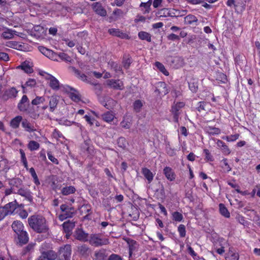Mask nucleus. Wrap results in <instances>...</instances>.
<instances>
[{"label": "nucleus", "instance_id": "nucleus-1", "mask_svg": "<svg viewBox=\"0 0 260 260\" xmlns=\"http://www.w3.org/2000/svg\"><path fill=\"white\" fill-rule=\"evenodd\" d=\"M29 226L38 233H45L49 230L46 219L39 215H33L28 218Z\"/></svg>", "mask_w": 260, "mask_h": 260}, {"label": "nucleus", "instance_id": "nucleus-2", "mask_svg": "<svg viewBox=\"0 0 260 260\" xmlns=\"http://www.w3.org/2000/svg\"><path fill=\"white\" fill-rule=\"evenodd\" d=\"M88 241L94 246H100L109 243L108 239L101 238V236L98 234H91Z\"/></svg>", "mask_w": 260, "mask_h": 260}, {"label": "nucleus", "instance_id": "nucleus-3", "mask_svg": "<svg viewBox=\"0 0 260 260\" xmlns=\"http://www.w3.org/2000/svg\"><path fill=\"white\" fill-rule=\"evenodd\" d=\"M71 251L70 245H66L63 247H61L57 255V260H70Z\"/></svg>", "mask_w": 260, "mask_h": 260}, {"label": "nucleus", "instance_id": "nucleus-4", "mask_svg": "<svg viewBox=\"0 0 260 260\" xmlns=\"http://www.w3.org/2000/svg\"><path fill=\"white\" fill-rule=\"evenodd\" d=\"M184 105L183 102H177L172 106L171 112L173 115V120L175 122H178L179 116L181 113V109Z\"/></svg>", "mask_w": 260, "mask_h": 260}, {"label": "nucleus", "instance_id": "nucleus-5", "mask_svg": "<svg viewBox=\"0 0 260 260\" xmlns=\"http://www.w3.org/2000/svg\"><path fill=\"white\" fill-rule=\"evenodd\" d=\"M74 238L82 242H86L88 240V234L85 233L82 229H77L74 233Z\"/></svg>", "mask_w": 260, "mask_h": 260}, {"label": "nucleus", "instance_id": "nucleus-6", "mask_svg": "<svg viewBox=\"0 0 260 260\" xmlns=\"http://www.w3.org/2000/svg\"><path fill=\"white\" fill-rule=\"evenodd\" d=\"M66 91L69 94L70 98L73 101L78 102L80 101V95L79 92L75 88L70 86H67L66 88Z\"/></svg>", "mask_w": 260, "mask_h": 260}, {"label": "nucleus", "instance_id": "nucleus-7", "mask_svg": "<svg viewBox=\"0 0 260 260\" xmlns=\"http://www.w3.org/2000/svg\"><path fill=\"white\" fill-rule=\"evenodd\" d=\"M57 257V253L52 250L44 251L39 256L38 260H55Z\"/></svg>", "mask_w": 260, "mask_h": 260}, {"label": "nucleus", "instance_id": "nucleus-8", "mask_svg": "<svg viewBox=\"0 0 260 260\" xmlns=\"http://www.w3.org/2000/svg\"><path fill=\"white\" fill-rule=\"evenodd\" d=\"M16 235H17L16 243L20 245L25 244L28 242V236L25 231H23L20 233H18Z\"/></svg>", "mask_w": 260, "mask_h": 260}, {"label": "nucleus", "instance_id": "nucleus-9", "mask_svg": "<svg viewBox=\"0 0 260 260\" xmlns=\"http://www.w3.org/2000/svg\"><path fill=\"white\" fill-rule=\"evenodd\" d=\"M45 79L49 81V86L52 89L58 90L59 89V82L54 76L47 74Z\"/></svg>", "mask_w": 260, "mask_h": 260}, {"label": "nucleus", "instance_id": "nucleus-10", "mask_svg": "<svg viewBox=\"0 0 260 260\" xmlns=\"http://www.w3.org/2000/svg\"><path fill=\"white\" fill-rule=\"evenodd\" d=\"M40 51L44 55L53 60H57L56 59L57 54L51 50L48 49L45 47H39Z\"/></svg>", "mask_w": 260, "mask_h": 260}, {"label": "nucleus", "instance_id": "nucleus-11", "mask_svg": "<svg viewBox=\"0 0 260 260\" xmlns=\"http://www.w3.org/2000/svg\"><path fill=\"white\" fill-rule=\"evenodd\" d=\"M92 8L94 12L98 15L101 16H106L107 15V11L102 6V5L100 2L94 3L92 5Z\"/></svg>", "mask_w": 260, "mask_h": 260}, {"label": "nucleus", "instance_id": "nucleus-12", "mask_svg": "<svg viewBox=\"0 0 260 260\" xmlns=\"http://www.w3.org/2000/svg\"><path fill=\"white\" fill-rule=\"evenodd\" d=\"M107 84L110 87L114 89L122 90L123 88V82L119 80H108L107 81Z\"/></svg>", "mask_w": 260, "mask_h": 260}, {"label": "nucleus", "instance_id": "nucleus-13", "mask_svg": "<svg viewBox=\"0 0 260 260\" xmlns=\"http://www.w3.org/2000/svg\"><path fill=\"white\" fill-rule=\"evenodd\" d=\"M19 205L17 204L16 201L10 202L8 204L5 205L4 207L6 211V212L8 211V215L11 214L14 212H16Z\"/></svg>", "mask_w": 260, "mask_h": 260}, {"label": "nucleus", "instance_id": "nucleus-14", "mask_svg": "<svg viewBox=\"0 0 260 260\" xmlns=\"http://www.w3.org/2000/svg\"><path fill=\"white\" fill-rule=\"evenodd\" d=\"M29 101L26 95H23L21 101L18 104L19 110L22 112L26 111L28 108Z\"/></svg>", "mask_w": 260, "mask_h": 260}, {"label": "nucleus", "instance_id": "nucleus-15", "mask_svg": "<svg viewBox=\"0 0 260 260\" xmlns=\"http://www.w3.org/2000/svg\"><path fill=\"white\" fill-rule=\"evenodd\" d=\"M18 93V91L14 87L6 90L2 96V99L7 101L10 98H15Z\"/></svg>", "mask_w": 260, "mask_h": 260}, {"label": "nucleus", "instance_id": "nucleus-16", "mask_svg": "<svg viewBox=\"0 0 260 260\" xmlns=\"http://www.w3.org/2000/svg\"><path fill=\"white\" fill-rule=\"evenodd\" d=\"M155 92H158L160 95H165L169 92L167 88L166 84L164 82H160L158 83Z\"/></svg>", "mask_w": 260, "mask_h": 260}, {"label": "nucleus", "instance_id": "nucleus-17", "mask_svg": "<svg viewBox=\"0 0 260 260\" xmlns=\"http://www.w3.org/2000/svg\"><path fill=\"white\" fill-rule=\"evenodd\" d=\"M12 228L14 232L17 234L24 231V226L21 221L19 220H15L12 224Z\"/></svg>", "mask_w": 260, "mask_h": 260}, {"label": "nucleus", "instance_id": "nucleus-18", "mask_svg": "<svg viewBox=\"0 0 260 260\" xmlns=\"http://www.w3.org/2000/svg\"><path fill=\"white\" fill-rule=\"evenodd\" d=\"M163 172L168 180L172 181L175 179L176 175L170 167H166L164 169Z\"/></svg>", "mask_w": 260, "mask_h": 260}, {"label": "nucleus", "instance_id": "nucleus-19", "mask_svg": "<svg viewBox=\"0 0 260 260\" xmlns=\"http://www.w3.org/2000/svg\"><path fill=\"white\" fill-rule=\"evenodd\" d=\"M75 223L68 221L62 224V227L64 232L67 234L66 236L68 238L70 236V233L75 227Z\"/></svg>", "mask_w": 260, "mask_h": 260}, {"label": "nucleus", "instance_id": "nucleus-20", "mask_svg": "<svg viewBox=\"0 0 260 260\" xmlns=\"http://www.w3.org/2000/svg\"><path fill=\"white\" fill-rule=\"evenodd\" d=\"M109 34L112 36H116L121 38H127L128 36L120 31L119 29L111 28L108 30Z\"/></svg>", "mask_w": 260, "mask_h": 260}, {"label": "nucleus", "instance_id": "nucleus-21", "mask_svg": "<svg viewBox=\"0 0 260 260\" xmlns=\"http://www.w3.org/2000/svg\"><path fill=\"white\" fill-rule=\"evenodd\" d=\"M142 173L145 178L147 180L148 183H151L153 179L154 176L150 170L146 168H143L142 169Z\"/></svg>", "mask_w": 260, "mask_h": 260}, {"label": "nucleus", "instance_id": "nucleus-22", "mask_svg": "<svg viewBox=\"0 0 260 260\" xmlns=\"http://www.w3.org/2000/svg\"><path fill=\"white\" fill-rule=\"evenodd\" d=\"M58 103V100L56 95H52L50 98L49 109L51 112H53Z\"/></svg>", "mask_w": 260, "mask_h": 260}, {"label": "nucleus", "instance_id": "nucleus-23", "mask_svg": "<svg viewBox=\"0 0 260 260\" xmlns=\"http://www.w3.org/2000/svg\"><path fill=\"white\" fill-rule=\"evenodd\" d=\"M75 214V210L73 208L70 207L68 210H66L62 214L60 215L59 219L63 220L67 218L72 217Z\"/></svg>", "mask_w": 260, "mask_h": 260}, {"label": "nucleus", "instance_id": "nucleus-24", "mask_svg": "<svg viewBox=\"0 0 260 260\" xmlns=\"http://www.w3.org/2000/svg\"><path fill=\"white\" fill-rule=\"evenodd\" d=\"M198 20L196 16L193 15L189 14L184 17V23L186 24H193L197 23Z\"/></svg>", "mask_w": 260, "mask_h": 260}, {"label": "nucleus", "instance_id": "nucleus-25", "mask_svg": "<svg viewBox=\"0 0 260 260\" xmlns=\"http://www.w3.org/2000/svg\"><path fill=\"white\" fill-rule=\"evenodd\" d=\"M22 120V117L21 116H17L11 120L10 126L13 128H18Z\"/></svg>", "mask_w": 260, "mask_h": 260}, {"label": "nucleus", "instance_id": "nucleus-26", "mask_svg": "<svg viewBox=\"0 0 260 260\" xmlns=\"http://www.w3.org/2000/svg\"><path fill=\"white\" fill-rule=\"evenodd\" d=\"M188 86L190 90L192 92H196L198 89V80L196 79H191L188 82Z\"/></svg>", "mask_w": 260, "mask_h": 260}, {"label": "nucleus", "instance_id": "nucleus-27", "mask_svg": "<svg viewBox=\"0 0 260 260\" xmlns=\"http://www.w3.org/2000/svg\"><path fill=\"white\" fill-rule=\"evenodd\" d=\"M23 207L24 205L23 204L19 205L16 213L18 214L22 219H25L28 216V213L26 210L23 209Z\"/></svg>", "mask_w": 260, "mask_h": 260}, {"label": "nucleus", "instance_id": "nucleus-28", "mask_svg": "<svg viewBox=\"0 0 260 260\" xmlns=\"http://www.w3.org/2000/svg\"><path fill=\"white\" fill-rule=\"evenodd\" d=\"M91 207L88 204L83 205L81 208V212L82 213L86 214L84 218L88 219V216L91 213Z\"/></svg>", "mask_w": 260, "mask_h": 260}, {"label": "nucleus", "instance_id": "nucleus-29", "mask_svg": "<svg viewBox=\"0 0 260 260\" xmlns=\"http://www.w3.org/2000/svg\"><path fill=\"white\" fill-rule=\"evenodd\" d=\"M94 255L98 260H105L107 257V254L104 249H101L96 252Z\"/></svg>", "mask_w": 260, "mask_h": 260}, {"label": "nucleus", "instance_id": "nucleus-30", "mask_svg": "<svg viewBox=\"0 0 260 260\" xmlns=\"http://www.w3.org/2000/svg\"><path fill=\"white\" fill-rule=\"evenodd\" d=\"M16 31L10 29H7V30L2 33V36L5 39H11L13 38L14 34Z\"/></svg>", "mask_w": 260, "mask_h": 260}, {"label": "nucleus", "instance_id": "nucleus-31", "mask_svg": "<svg viewBox=\"0 0 260 260\" xmlns=\"http://www.w3.org/2000/svg\"><path fill=\"white\" fill-rule=\"evenodd\" d=\"M75 190V188L74 186H67L62 188L61 189V193L64 196H68L74 193Z\"/></svg>", "mask_w": 260, "mask_h": 260}, {"label": "nucleus", "instance_id": "nucleus-32", "mask_svg": "<svg viewBox=\"0 0 260 260\" xmlns=\"http://www.w3.org/2000/svg\"><path fill=\"white\" fill-rule=\"evenodd\" d=\"M78 252L83 255H87L89 252V248L88 247L85 245L83 244L78 247Z\"/></svg>", "mask_w": 260, "mask_h": 260}, {"label": "nucleus", "instance_id": "nucleus-33", "mask_svg": "<svg viewBox=\"0 0 260 260\" xmlns=\"http://www.w3.org/2000/svg\"><path fill=\"white\" fill-rule=\"evenodd\" d=\"M102 119L107 122H110L113 121L115 116L111 112H107L102 115Z\"/></svg>", "mask_w": 260, "mask_h": 260}, {"label": "nucleus", "instance_id": "nucleus-34", "mask_svg": "<svg viewBox=\"0 0 260 260\" xmlns=\"http://www.w3.org/2000/svg\"><path fill=\"white\" fill-rule=\"evenodd\" d=\"M17 193L18 194L27 198L29 201L32 199V197L30 194V192L28 190L22 188L21 187H20L18 189Z\"/></svg>", "mask_w": 260, "mask_h": 260}, {"label": "nucleus", "instance_id": "nucleus-35", "mask_svg": "<svg viewBox=\"0 0 260 260\" xmlns=\"http://www.w3.org/2000/svg\"><path fill=\"white\" fill-rule=\"evenodd\" d=\"M35 246V243H30L28 244L22 251V255H26L27 253H29L32 252L34 249V247Z\"/></svg>", "mask_w": 260, "mask_h": 260}, {"label": "nucleus", "instance_id": "nucleus-36", "mask_svg": "<svg viewBox=\"0 0 260 260\" xmlns=\"http://www.w3.org/2000/svg\"><path fill=\"white\" fill-rule=\"evenodd\" d=\"M206 129L209 135H218L220 133V129L215 127L208 126L206 127Z\"/></svg>", "mask_w": 260, "mask_h": 260}, {"label": "nucleus", "instance_id": "nucleus-37", "mask_svg": "<svg viewBox=\"0 0 260 260\" xmlns=\"http://www.w3.org/2000/svg\"><path fill=\"white\" fill-rule=\"evenodd\" d=\"M219 206L220 213L225 217H229L230 216V212L225 206L223 204H220Z\"/></svg>", "mask_w": 260, "mask_h": 260}, {"label": "nucleus", "instance_id": "nucleus-38", "mask_svg": "<svg viewBox=\"0 0 260 260\" xmlns=\"http://www.w3.org/2000/svg\"><path fill=\"white\" fill-rule=\"evenodd\" d=\"M226 260H238L239 255L238 253H234L231 250H229L225 257Z\"/></svg>", "mask_w": 260, "mask_h": 260}, {"label": "nucleus", "instance_id": "nucleus-39", "mask_svg": "<svg viewBox=\"0 0 260 260\" xmlns=\"http://www.w3.org/2000/svg\"><path fill=\"white\" fill-rule=\"evenodd\" d=\"M27 147L30 151H34L39 148L40 144L36 141H30L28 144Z\"/></svg>", "mask_w": 260, "mask_h": 260}, {"label": "nucleus", "instance_id": "nucleus-40", "mask_svg": "<svg viewBox=\"0 0 260 260\" xmlns=\"http://www.w3.org/2000/svg\"><path fill=\"white\" fill-rule=\"evenodd\" d=\"M22 126L25 130L27 132L34 131L35 129L34 127L26 119L24 120L22 122Z\"/></svg>", "mask_w": 260, "mask_h": 260}, {"label": "nucleus", "instance_id": "nucleus-41", "mask_svg": "<svg viewBox=\"0 0 260 260\" xmlns=\"http://www.w3.org/2000/svg\"><path fill=\"white\" fill-rule=\"evenodd\" d=\"M127 243L129 245V254L131 255L132 252L137 248V243L135 241L133 240H129Z\"/></svg>", "mask_w": 260, "mask_h": 260}, {"label": "nucleus", "instance_id": "nucleus-42", "mask_svg": "<svg viewBox=\"0 0 260 260\" xmlns=\"http://www.w3.org/2000/svg\"><path fill=\"white\" fill-rule=\"evenodd\" d=\"M21 68L26 73H31L33 72V69L25 62H24L22 64L18 67Z\"/></svg>", "mask_w": 260, "mask_h": 260}, {"label": "nucleus", "instance_id": "nucleus-43", "mask_svg": "<svg viewBox=\"0 0 260 260\" xmlns=\"http://www.w3.org/2000/svg\"><path fill=\"white\" fill-rule=\"evenodd\" d=\"M138 36H139V37L141 40H145L147 41L148 42L151 41V36L149 34H148L146 32L141 31V32H139Z\"/></svg>", "mask_w": 260, "mask_h": 260}, {"label": "nucleus", "instance_id": "nucleus-44", "mask_svg": "<svg viewBox=\"0 0 260 260\" xmlns=\"http://www.w3.org/2000/svg\"><path fill=\"white\" fill-rule=\"evenodd\" d=\"M155 66L157 67V68L161 72H162L165 75H166V76L169 75V72L166 70L165 66L161 63L157 61L155 62Z\"/></svg>", "mask_w": 260, "mask_h": 260}, {"label": "nucleus", "instance_id": "nucleus-45", "mask_svg": "<svg viewBox=\"0 0 260 260\" xmlns=\"http://www.w3.org/2000/svg\"><path fill=\"white\" fill-rule=\"evenodd\" d=\"M6 46L14 49H19L21 47V45H20L16 41H8L6 42Z\"/></svg>", "mask_w": 260, "mask_h": 260}, {"label": "nucleus", "instance_id": "nucleus-46", "mask_svg": "<svg viewBox=\"0 0 260 260\" xmlns=\"http://www.w3.org/2000/svg\"><path fill=\"white\" fill-rule=\"evenodd\" d=\"M29 173H30L32 177L34 179V183L37 185H39L40 183V181L39 180V179L38 178V176H37V175L35 172V170L34 169V168H31L30 169H29Z\"/></svg>", "mask_w": 260, "mask_h": 260}, {"label": "nucleus", "instance_id": "nucleus-47", "mask_svg": "<svg viewBox=\"0 0 260 260\" xmlns=\"http://www.w3.org/2000/svg\"><path fill=\"white\" fill-rule=\"evenodd\" d=\"M10 184L13 186H15L17 188L21 187L22 180L19 178H14L11 180Z\"/></svg>", "mask_w": 260, "mask_h": 260}, {"label": "nucleus", "instance_id": "nucleus-48", "mask_svg": "<svg viewBox=\"0 0 260 260\" xmlns=\"http://www.w3.org/2000/svg\"><path fill=\"white\" fill-rule=\"evenodd\" d=\"M62 60L66 61V62H71L72 61V59L70 56L64 53H60L58 54H57Z\"/></svg>", "mask_w": 260, "mask_h": 260}, {"label": "nucleus", "instance_id": "nucleus-49", "mask_svg": "<svg viewBox=\"0 0 260 260\" xmlns=\"http://www.w3.org/2000/svg\"><path fill=\"white\" fill-rule=\"evenodd\" d=\"M45 101V98L43 96H37L31 101V104L32 105H38L40 104L44 103Z\"/></svg>", "mask_w": 260, "mask_h": 260}, {"label": "nucleus", "instance_id": "nucleus-50", "mask_svg": "<svg viewBox=\"0 0 260 260\" xmlns=\"http://www.w3.org/2000/svg\"><path fill=\"white\" fill-rule=\"evenodd\" d=\"M19 152L21 154V161L23 162V164L24 167L27 169V166H27V159H26V158L25 156V154L24 153V151L22 149H20L19 150Z\"/></svg>", "mask_w": 260, "mask_h": 260}, {"label": "nucleus", "instance_id": "nucleus-51", "mask_svg": "<svg viewBox=\"0 0 260 260\" xmlns=\"http://www.w3.org/2000/svg\"><path fill=\"white\" fill-rule=\"evenodd\" d=\"M173 219L176 221H181L183 219L182 215L178 212H174L172 213Z\"/></svg>", "mask_w": 260, "mask_h": 260}, {"label": "nucleus", "instance_id": "nucleus-52", "mask_svg": "<svg viewBox=\"0 0 260 260\" xmlns=\"http://www.w3.org/2000/svg\"><path fill=\"white\" fill-rule=\"evenodd\" d=\"M178 231L181 237H184L186 235L185 226L183 224H180L178 228Z\"/></svg>", "mask_w": 260, "mask_h": 260}, {"label": "nucleus", "instance_id": "nucleus-53", "mask_svg": "<svg viewBox=\"0 0 260 260\" xmlns=\"http://www.w3.org/2000/svg\"><path fill=\"white\" fill-rule=\"evenodd\" d=\"M142 105L143 104L140 100H137L134 103V108L136 112H139Z\"/></svg>", "mask_w": 260, "mask_h": 260}, {"label": "nucleus", "instance_id": "nucleus-54", "mask_svg": "<svg viewBox=\"0 0 260 260\" xmlns=\"http://www.w3.org/2000/svg\"><path fill=\"white\" fill-rule=\"evenodd\" d=\"M170 9H162L159 12L158 14L160 15V17H167L170 16Z\"/></svg>", "mask_w": 260, "mask_h": 260}, {"label": "nucleus", "instance_id": "nucleus-55", "mask_svg": "<svg viewBox=\"0 0 260 260\" xmlns=\"http://www.w3.org/2000/svg\"><path fill=\"white\" fill-rule=\"evenodd\" d=\"M109 64L111 65V67L114 70V71L116 72H119L121 71L122 68L118 64L115 63L113 61L109 62Z\"/></svg>", "mask_w": 260, "mask_h": 260}, {"label": "nucleus", "instance_id": "nucleus-56", "mask_svg": "<svg viewBox=\"0 0 260 260\" xmlns=\"http://www.w3.org/2000/svg\"><path fill=\"white\" fill-rule=\"evenodd\" d=\"M75 73L78 76V78L83 81H87V76L83 73H81L78 70H75Z\"/></svg>", "mask_w": 260, "mask_h": 260}, {"label": "nucleus", "instance_id": "nucleus-57", "mask_svg": "<svg viewBox=\"0 0 260 260\" xmlns=\"http://www.w3.org/2000/svg\"><path fill=\"white\" fill-rule=\"evenodd\" d=\"M217 145L219 147L225 148L228 154H229L230 153V151L228 148V146L221 140H218L217 142Z\"/></svg>", "mask_w": 260, "mask_h": 260}, {"label": "nucleus", "instance_id": "nucleus-58", "mask_svg": "<svg viewBox=\"0 0 260 260\" xmlns=\"http://www.w3.org/2000/svg\"><path fill=\"white\" fill-rule=\"evenodd\" d=\"M8 215V212H6L4 206L0 207V221L2 220L6 216Z\"/></svg>", "mask_w": 260, "mask_h": 260}, {"label": "nucleus", "instance_id": "nucleus-59", "mask_svg": "<svg viewBox=\"0 0 260 260\" xmlns=\"http://www.w3.org/2000/svg\"><path fill=\"white\" fill-rule=\"evenodd\" d=\"M47 155H48V158L50 161H51L53 163H54L55 164H56V165L58 164V160L54 156H53L52 155L51 152H48L47 153Z\"/></svg>", "mask_w": 260, "mask_h": 260}, {"label": "nucleus", "instance_id": "nucleus-60", "mask_svg": "<svg viewBox=\"0 0 260 260\" xmlns=\"http://www.w3.org/2000/svg\"><path fill=\"white\" fill-rule=\"evenodd\" d=\"M36 85V81L34 79H29L25 83L24 85L33 87Z\"/></svg>", "mask_w": 260, "mask_h": 260}, {"label": "nucleus", "instance_id": "nucleus-61", "mask_svg": "<svg viewBox=\"0 0 260 260\" xmlns=\"http://www.w3.org/2000/svg\"><path fill=\"white\" fill-rule=\"evenodd\" d=\"M125 140L124 138H119L117 140V143L119 147L124 148L125 147Z\"/></svg>", "mask_w": 260, "mask_h": 260}, {"label": "nucleus", "instance_id": "nucleus-62", "mask_svg": "<svg viewBox=\"0 0 260 260\" xmlns=\"http://www.w3.org/2000/svg\"><path fill=\"white\" fill-rule=\"evenodd\" d=\"M198 104L199 106L197 108L198 111L201 112L202 110H206L205 106L207 105V103L204 102H200Z\"/></svg>", "mask_w": 260, "mask_h": 260}, {"label": "nucleus", "instance_id": "nucleus-63", "mask_svg": "<svg viewBox=\"0 0 260 260\" xmlns=\"http://www.w3.org/2000/svg\"><path fill=\"white\" fill-rule=\"evenodd\" d=\"M224 167H222V168L226 170L227 172H230L231 170V168L230 167L228 163L227 159L224 158L222 160Z\"/></svg>", "mask_w": 260, "mask_h": 260}, {"label": "nucleus", "instance_id": "nucleus-64", "mask_svg": "<svg viewBox=\"0 0 260 260\" xmlns=\"http://www.w3.org/2000/svg\"><path fill=\"white\" fill-rule=\"evenodd\" d=\"M108 260H122V258L118 254H112L109 256Z\"/></svg>", "mask_w": 260, "mask_h": 260}]
</instances>
